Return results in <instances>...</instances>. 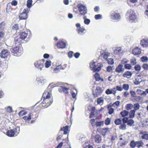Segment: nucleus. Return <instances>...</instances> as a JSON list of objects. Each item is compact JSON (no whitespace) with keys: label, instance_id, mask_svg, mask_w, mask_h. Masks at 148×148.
Returning a JSON list of instances; mask_svg holds the SVG:
<instances>
[{"label":"nucleus","instance_id":"6","mask_svg":"<svg viewBox=\"0 0 148 148\" xmlns=\"http://www.w3.org/2000/svg\"><path fill=\"white\" fill-rule=\"evenodd\" d=\"M90 67L91 70H92L94 72L99 71L101 68V67L98 66V64L96 65V62H94L90 63Z\"/></svg>","mask_w":148,"mask_h":148},{"label":"nucleus","instance_id":"8","mask_svg":"<svg viewBox=\"0 0 148 148\" xmlns=\"http://www.w3.org/2000/svg\"><path fill=\"white\" fill-rule=\"evenodd\" d=\"M127 13L130 15V20L132 22H134L136 20L137 16L135 15V13L133 10H129L128 11Z\"/></svg>","mask_w":148,"mask_h":148},{"label":"nucleus","instance_id":"16","mask_svg":"<svg viewBox=\"0 0 148 148\" xmlns=\"http://www.w3.org/2000/svg\"><path fill=\"white\" fill-rule=\"evenodd\" d=\"M108 129L107 128H99L97 129V131L101 134L103 136H105L108 132Z\"/></svg>","mask_w":148,"mask_h":148},{"label":"nucleus","instance_id":"2","mask_svg":"<svg viewBox=\"0 0 148 148\" xmlns=\"http://www.w3.org/2000/svg\"><path fill=\"white\" fill-rule=\"evenodd\" d=\"M38 115L35 112L30 113L28 116H25L23 117V119L25 121H30L31 119H35L38 117Z\"/></svg>","mask_w":148,"mask_h":148},{"label":"nucleus","instance_id":"11","mask_svg":"<svg viewBox=\"0 0 148 148\" xmlns=\"http://www.w3.org/2000/svg\"><path fill=\"white\" fill-rule=\"evenodd\" d=\"M123 123H127V125L131 126L134 124V121L132 119H128L127 117H124L122 119Z\"/></svg>","mask_w":148,"mask_h":148},{"label":"nucleus","instance_id":"15","mask_svg":"<svg viewBox=\"0 0 148 148\" xmlns=\"http://www.w3.org/2000/svg\"><path fill=\"white\" fill-rule=\"evenodd\" d=\"M69 89V88L61 86L58 88V91L60 93H63L65 94H67L68 93Z\"/></svg>","mask_w":148,"mask_h":148},{"label":"nucleus","instance_id":"38","mask_svg":"<svg viewBox=\"0 0 148 148\" xmlns=\"http://www.w3.org/2000/svg\"><path fill=\"white\" fill-rule=\"evenodd\" d=\"M27 111L24 110H22L18 113V115L19 116H21L27 114Z\"/></svg>","mask_w":148,"mask_h":148},{"label":"nucleus","instance_id":"25","mask_svg":"<svg viewBox=\"0 0 148 148\" xmlns=\"http://www.w3.org/2000/svg\"><path fill=\"white\" fill-rule=\"evenodd\" d=\"M132 73L130 71H127L125 72L122 75V76L127 78H130L132 75Z\"/></svg>","mask_w":148,"mask_h":148},{"label":"nucleus","instance_id":"13","mask_svg":"<svg viewBox=\"0 0 148 148\" xmlns=\"http://www.w3.org/2000/svg\"><path fill=\"white\" fill-rule=\"evenodd\" d=\"M75 26L77 28L76 31L79 34L82 33L85 30V29L84 27H81V25L79 23H76L75 25Z\"/></svg>","mask_w":148,"mask_h":148},{"label":"nucleus","instance_id":"24","mask_svg":"<svg viewBox=\"0 0 148 148\" xmlns=\"http://www.w3.org/2000/svg\"><path fill=\"white\" fill-rule=\"evenodd\" d=\"M69 126L67 125L66 126L64 127H61L60 129V131H63L64 132L63 134H68L69 132Z\"/></svg>","mask_w":148,"mask_h":148},{"label":"nucleus","instance_id":"41","mask_svg":"<svg viewBox=\"0 0 148 148\" xmlns=\"http://www.w3.org/2000/svg\"><path fill=\"white\" fill-rule=\"evenodd\" d=\"M104 124V121H100L99 122L96 121L95 122V125L96 127H100Z\"/></svg>","mask_w":148,"mask_h":148},{"label":"nucleus","instance_id":"26","mask_svg":"<svg viewBox=\"0 0 148 148\" xmlns=\"http://www.w3.org/2000/svg\"><path fill=\"white\" fill-rule=\"evenodd\" d=\"M147 133V132L145 131L144 132L141 131L140 132V134L142 135L141 136V138L142 139L148 140V134L146 133Z\"/></svg>","mask_w":148,"mask_h":148},{"label":"nucleus","instance_id":"17","mask_svg":"<svg viewBox=\"0 0 148 148\" xmlns=\"http://www.w3.org/2000/svg\"><path fill=\"white\" fill-rule=\"evenodd\" d=\"M9 53L7 49H3L0 54V56L1 58H5L7 57L9 55Z\"/></svg>","mask_w":148,"mask_h":148},{"label":"nucleus","instance_id":"56","mask_svg":"<svg viewBox=\"0 0 148 148\" xmlns=\"http://www.w3.org/2000/svg\"><path fill=\"white\" fill-rule=\"evenodd\" d=\"M112 67L110 66H109L107 67L106 70L108 72H110L112 71Z\"/></svg>","mask_w":148,"mask_h":148},{"label":"nucleus","instance_id":"52","mask_svg":"<svg viewBox=\"0 0 148 148\" xmlns=\"http://www.w3.org/2000/svg\"><path fill=\"white\" fill-rule=\"evenodd\" d=\"M133 97L134 99L137 101H140L142 99V97L140 96H135Z\"/></svg>","mask_w":148,"mask_h":148},{"label":"nucleus","instance_id":"45","mask_svg":"<svg viewBox=\"0 0 148 148\" xmlns=\"http://www.w3.org/2000/svg\"><path fill=\"white\" fill-rule=\"evenodd\" d=\"M136 59L135 58H133L130 60V63L132 65H134L136 63Z\"/></svg>","mask_w":148,"mask_h":148},{"label":"nucleus","instance_id":"27","mask_svg":"<svg viewBox=\"0 0 148 148\" xmlns=\"http://www.w3.org/2000/svg\"><path fill=\"white\" fill-rule=\"evenodd\" d=\"M113 107L111 105V103L108 105L107 106V109L108 111V113L109 114H112L114 112V109L112 107Z\"/></svg>","mask_w":148,"mask_h":148},{"label":"nucleus","instance_id":"44","mask_svg":"<svg viewBox=\"0 0 148 148\" xmlns=\"http://www.w3.org/2000/svg\"><path fill=\"white\" fill-rule=\"evenodd\" d=\"M133 105L132 104H127L125 106V108L127 110H129L133 108Z\"/></svg>","mask_w":148,"mask_h":148},{"label":"nucleus","instance_id":"42","mask_svg":"<svg viewBox=\"0 0 148 148\" xmlns=\"http://www.w3.org/2000/svg\"><path fill=\"white\" fill-rule=\"evenodd\" d=\"M12 29L14 31H17L19 29L18 25L17 24H15L12 28Z\"/></svg>","mask_w":148,"mask_h":148},{"label":"nucleus","instance_id":"40","mask_svg":"<svg viewBox=\"0 0 148 148\" xmlns=\"http://www.w3.org/2000/svg\"><path fill=\"white\" fill-rule=\"evenodd\" d=\"M102 55H103V57L105 60H107L108 59V58L109 56L110 53H109L108 52H105L104 53H102Z\"/></svg>","mask_w":148,"mask_h":148},{"label":"nucleus","instance_id":"1","mask_svg":"<svg viewBox=\"0 0 148 148\" xmlns=\"http://www.w3.org/2000/svg\"><path fill=\"white\" fill-rule=\"evenodd\" d=\"M77 7L81 15L84 16L87 12V10L86 6L81 3L77 4Z\"/></svg>","mask_w":148,"mask_h":148},{"label":"nucleus","instance_id":"14","mask_svg":"<svg viewBox=\"0 0 148 148\" xmlns=\"http://www.w3.org/2000/svg\"><path fill=\"white\" fill-rule=\"evenodd\" d=\"M141 51L140 48L136 47L132 50V53L134 55H138L141 53Z\"/></svg>","mask_w":148,"mask_h":148},{"label":"nucleus","instance_id":"54","mask_svg":"<svg viewBox=\"0 0 148 148\" xmlns=\"http://www.w3.org/2000/svg\"><path fill=\"white\" fill-rule=\"evenodd\" d=\"M120 102L119 101H117L113 103V104L111 103V105L112 106L115 107V106H118L120 104Z\"/></svg>","mask_w":148,"mask_h":148},{"label":"nucleus","instance_id":"4","mask_svg":"<svg viewBox=\"0 0 148 148\" xmlns=\"http://www.w3.org/2000/svg\"><path fill=\"white\" fill-rule=\"evenodd\" d=\"M18 133V132L17 131V128H14L13 129L8 130L6 133V134L9 137H12L14 136H16Z\"/></svg>","mask_w":148,"mask_h":148},{"label":"nucleus","instance_id":"3","mask_svg":"<svg viewBox=\"0 0 148 148\" xmlns=\"http://www.w3.org/2000/svg\"><path fill=\"white\" fill-rule=\"evenodd\" d=\"M103 91V90L101 87H96L95 89L92 91V95L94 98H96L100 95L102 94Z\"/></svg>","mask_w":148,"mask_h":148},{"label":"nucleus","instance_id":"43","mask_svg":"<svg viewBox=\"0 0 148 148\" xmlns=\"http://www.w3.org/2000/svg\"><path fill=\"white\" fill-rule=\"evenodd\" d=\"M86 16H84L83 18L84 19V23L86 25L89 24L90 22V20L86 18Z\"/></svg>","mask_w":148,"mask_h":148},{"label":"nucleus","instance_id":"50","mask_svg":"<svg viewBox=\"0 0 148 148\" xmlns=\"http://www.w3.org/2000/svg\"><path fill=\"white\" fill-rule=\"evenodd\" d=\"M122 88L125 90H127L129 89V85L128 84H124L123 85Z\"/></svg>","mask_w":148,"mask_h":148},{"label":"nucleus","instance_id":"51","mask_svg":"<svg viewBox=\"0 0 148 148\" xmlns=\"http://www.w3.org/2000/svg\"><path fill=\"white\" fill-rule=\"evenodd\" d=\"M136 141H134V140H132L131 142L130 143V147L132 148H134L136 147Z\"/></svg>","mask_w":148,"mask_h":148},{"label":"nucleus","instance_id":"23","mask_svg":"<svg viewBox=\"0 0 148 148\" xmlns=\"http://www.w3.org/2000/svg\"><path fill=\"white\" fill-rule=\"evenodd\" d=\"M94 140L97 143H100L102 140L101 136L99 134H96L94 136Z\"/></svg>","mask_w":148,"mask_h":148},{"label":"nucleus","instance_id":"58","mask_svg":"<svg viewBox=\"0 0 148 148\" xmlns=\"http://www.w3.org/2000/svg\"><path fill=\"white\" fill-rule=\"evenodd\" d=\"M63 148H71V147L67 142L64 143Z\"/></svg>","mask_w":148,"mask_h":148},{"label":"nucleus","instance_id":"32","mask_svg":"<svg viewBox=\"0 0 148 148\" xmlns=\"http://www.w3.org/2000/svg\"><path fill=\"white\" fill-rule=\"evenodd\" d=\"M129 113V112L128 111L125 110L121 111L120 112V114L122 117L124 118L126 117H125L128 115Z\"/></svg>","mask_w":148,"mask_h":148},{"label":"nucleus","instance_id":"5","mask_svg":"<svg viewBox=\"0 0 148 148\" xmlns=\"http://www.w3.org/2000/svg\"><path fill=\"white\" fill-rule=\"evenodd\" d=\"M29 10L27 8L25 9L23 12L21 13L19 15V18L20 20H25L28 17V13H29Z\"/></svg>","mask_w":148,"mask_h":148},{"label":"nucleus","instance_id":"34","mask_svg":"<svg viewBox=\"0 0 148 148\" xmlns=\"http://www.w3.org/2000/svg\"><path fill=\"white\" fill-rule=\"evenodd\" d=\"M143 144V143L142 140L136 141V147L138 148L142 147Z\"/></svg>","mask_w":148,"mask_h":148},{"label":"nucleus","instance_id":"19","mask_svg":"<svg viewBox=\"0 0 148 148\" xmlns=\"http://www.w3.org/2000/svg\"><path fill=\"white\" fill-rule=\"evenodd\" d=\"M140 44L143 47H148V39L143 38L140 40Z\"/></svg>","mask_w":148,"mask_h":148},{"label":"nucleus","instance_id":"21","mask_svg":"<svg viewBox=\"0 0 148 148\" xmlns=\"http://www.w3.org/2000/svg\"><path fill=\"white\" fill-rule=\"evenodd\" d=\"M34 65L36 67L39 69L40 70H41L44 66L43 64L42 63V61L41 60H39L36 62L34 63Z\"/></svg>","mask_w":148,"mask_h":148},{"label":"nucleus","instance_id":"46","mask_svg":"<svg viewBox=\"0 0 148 148\" xmlns=\"http://www.w3.org/2000/svg\"><path fill=\"white\" fill-rule=\"evenodd\" d=\"M104 100L103 97H100L99 98L97 101L98 104H100L103 102Z\"/></svg>","mask_w":148,"mask_h":148},{"label":"nucleus","instance_id":"55","mask_svg":"<svg viewBox=\"0 0 148 148\" xmlns=\"http://www.w3.org/2000/svg\"><path fill=\"white\" fill-rule=\"evenodd\" d=\"M63 134L60 133V131L58 134V136L56 138V140H58L61 139Z\"/></svg>","mask_w":148,"mask_h":148},{"label":"nucleus","instance_id":"31","mask_svg":"<svg viewBox=\"0 0 148 148\" xmlns=\"http://www.w3.org/2000/svg\"><path fill=\"white\" fill-rule=\"evenodd\" d=\"M112 91H113L114 92V94H115L116 92V88H113L111 90H110L109 89H107L106 91V93L107 95H109L113 93Z\"/></svg>","mask_w":148,"mask_h":148},{"label":"nucleus","instance_id":"39","mask_svg":"<svg viewBox=\"0 0 148 148\" xmlns=\"http://www.w3.org/2000/svg\"><path fill=\"white\" fill-rule=\"evenodd\" d=\"M135 70L137 72H139L141 70V67L139 64H136L134 67Z\"/></svg>","mask_w":148,"mask_h":148},{"label":"nucleus","instance_id":"53","mask_svg":"<svg viewBox=\"0 0 148 148\" xmlns=\"http://www.w3.org/2000/svg\"><path fill=\"white\" fill-rule=\"evenodd\" d=\"M110 119L109 118H108L105 120V123L106 125H108L110 124Z\"/></svg>","mask_w":148,"mask_h":148},{"label":"nucleus","instance_id":"9","mask_svg":"<svg viewBox=\"0 0 148 148\" xmlns=\"http://www.w3.org/2000/svg\"><path fill=\"white\" fill-rule=\"evenodd\" d=\"M6 26V23L4 21H2L0 23V38L4 37L5 34L3 30Z\"/></svg>","mask_w":148,"mask_h":148},{"label":"nucleus","instance_id":"29","mask_svg":"<svg viewBox=\"0 0 148 148\" xmlns=\"http://www.w3.org/2000/svg\"><path fill=\"white\" fill-rule=\"evenodd\" d=\"M19 50V47L17 46L14 47L11 49L12 53H13L14 55H16L17 53L18 52Z\"/></svg>","mask_w":148,"mask_h":148},{"label":"nucleus","instance_id":"57","mask_svg":"<svg viewBox=\"0 0 148 148\" xmlns=\"http://www.w3.org/2000/svg\"><path fill=\"white\" fill-rule=\"evenodd\" d=\"M134 110H138L140 108V106L138 103H135L134 105Z\"/></svg>","mask_w":148,"mask_h":148},{"label":"nucleus","instance_id":"60","mask_svg":"<svg viewBox=\"0 0 148 148\" xmlns=\"http://www.w3.org/2000/svg\"><path fill=\"white\" fill-rule=\"evenodd\" d=\"M95 119H92L90 120V122L91 123V125L92 127H94L95 125Z\"/></svg>","mask_w":148,"mask_h":148},{"label":"nucleus","instance_id":"33","mask_svg":"<svg viewBox=\"0 0 148 148\" xmlns=\"http://www.w3.org/2000/svg\"><path fill=\"white\" fill-rule=\"evenodd\" d=\"M122 120L120 118L116 119L114 121L115 124L116 125H119L122 123Z\"/></svg>","mask_w":148,"mask_h":148},{"label":"nucleus","instance_id":"48","mask_svg":"<svg viewBox=\"0 0 148 148\" xmlns=\"http://www.w3.org/2000/svg\"><path fill=\"white\" fill-rule=\"evenodd\" d=\"M32 0H28L27 1V6L28 8H30L32 6Z\"/></svg>","mask_w":148,"mask_h":148},{"label":"nucleus","instance_id":"64","mask_svg":"<svg viewBox=\"0 0 148 148\" xmlns=\"http://www.w3.org/2000/svg\"><path fill=\"white\" fill-rule=\"evenodd\" d=\"M18 2L17 1L15 0H13L11 2V4L12 5L16 6L17 5Z\"/></svg>","mask_w":148,"mask_h":148},{"label":"nucleus","instance_id":"28","mask_svg":"<svg viewBox=\"0 0 148 148\" xmlns=\"http://www.w3.org/2000/svg\"><path fill=\"white\" fill-rule=\"evenodd\" d=\"M94 76L96 81H99L100 80L101 81V82L103 81V79L100 77V76L99 73H96L94 75Z\"/></svg>","mask_w":148,"mask_h":148},{"label":"nucleus","instance_id":"59","mask_svg":"<svg viewBox=\"0 0 148 148\" xmlns=\"http://www.w3.org/2000/svg\"><path fill=\"white\" fill-rule=\"evenodd\" d=\"M51 62L50 61H47L45 63V66L46 68L49 67L51 65Z\"/></svg>","mask_w":148,"mask_h":148},{"label":"nucleus","instance_id":"47","mask_svg":"<svg viewBox=\"0 0 148 148\" xmlns=\"http://www.w3.org/2000/svg\"><path fill=\"white\" fill-rule=\"evenodd\" d=\"M108 63L109 64L112 65L114 64L113 59L111 58H110L107 60Z\"/></svg>","mask_w":148,"mask_h":148},{"label":"nucleus","instance_id":"35","mask_svg":"<svg viewBox=\"0 0 148 148\" xmlns=\"http://www.w3.org/2000/svg\"><path fill=\"white\" fill-rule=\"evenodd\" d=\"M64 69L63 68L61 65L57 66L54 69V71L56 72H59L60 70L62 69Z\"/></svg>","mask_w":148,"mask_h":148},{"label":"nucleus","instance_id":"61","mask_svg":"<svg viewBox=\"0 0 148 148\" xmlns=\"http://www.w3.org/2000/svg\"><path fill=\"white\" fill-rule=\"evenodd\" d=\"M125 68L126 69H130L131 68L132 66L130 64H127L125 65Z\"/></svg>","mask_w":148,"mask_h":148},{"label":"nucleus","instance_id":"36","mask_svg":"<svg viewBox=\"0 0 148 148\" xmlns=\"http://www.w3.org/2000/svg\"><path fill=\"white\" fill-rule=\"evenodd\" d=\"M135 112V110H131L129 113V118H133L134 117Z\"/></svg>","mask_w":148,"mask_h":148},{"label":"nucleus","instance_id":"22","mask_svg":"<svg viewBox=\"0 0 148 148\" xmlns=\"http://www.w3.org/2000/svg\"><path fill=\"white\" fill-rule=\"evenodd\" d=\"M56 45L58 48L63 49L66 47V44L63 41H59L57 43Z\"/></svg>","mask_w":148,"mask_h":148},{"label":"nucleus","instance_id":"49","mask_svg":"<svg viewBox=\"0 0 148 148\" xmlns=\"http://www.w3.org/2000/svg\"><path fill=\"white\" fill-rule=\"evenodd\" d=\"M141 61L143 62H147L148 61V58L146 56H143L141 58Z\"/></svg>","mask_w":148,"mask_h":148},{"label":"nucleus","instance_id":"7","mask_svg":"<svg viewBox=\"0 0 148 148\" xmlns=\"http://www.w3.org/2000/svg\"><path fill=\"white\" fill-rule=\"evenodd\" d=\"M42 103L44 104L42 106L44 108H46L50 106L53 102L52 97L43 99Z\"/></svg>","mask_w":148,"mask_h":148},{"label":"nucleus","instance_id":"62","mask_svg":"<svg viewBox=\"0 0 148 148\" xmlns=\"http://www.w3.org/2000/svg\"><path fill=\"white\" fill-rule=\"evenodd\" d=\"M142 67L143 69L146 70H148V64H143Z\"/></svg>","mask_w":148,"mask_h":148},{"label":"nucleus","instance_id":"30","mask_svg":"<svg viewBox=\"0 0 148 148\" xmlns=\"http://www.w3.org/2000/svg\"><path fill=\"white\" fill-rule=\"evenodd\" d=\"M95 107H92L91 108V112L90 114L89 118L90 119L92 118L95 115Z\"/></svg>","mask_w":148,"mask_h":148},{"label":"nucleus","instance_id":"18","mask_svg":"<svg viewBox=\"0 0 148 148\" xmlns=\"http://www.w3.org/2000/svg\"><path fill=\"white\" fill-rule=\"evenodd\" d=\"M51 97H52L51 92H50L47 90H45L42 94V99H44Z\"/></svg>","mask_w":148,"mask_h":148},{"label":"nucleus","instance_id":"63","mask_svg":"<svg viewBox=\"0 0 148 148\" xmlns=\"http://www.w3.org/2000/svg\"><path fill=\"white\" fill-rule=\"evenodd\" d=\"M73 52L71 51H70L68 52V57L70 58L72 57L73 55Z\"/></svg>","mask_w":148,"mask_h":148},{"label":"nucleus","instance_id":"10","mask_svg":"<svg viewBox=\"0 0 148 148\" xmlns=\"http://www.w3.org/2000/svg\"><path fill=\"white\" fill-rule=\"evenodd\" d=\"M28 36V34L25 32H21L19 34L20 39L18 38L15 40V42H19L21 41V39L24 40L27 38Z\"/></svg>","mask_w":148,"mask_h":148},{"label":"nucleus","instance_id":"12","mask_svg":"<svg viewBox=\"0 0 148 148\" xmlns=\"http://www.w3.org/2000/svg\"><path fill=\"white\" fill-rule=\"evenodd\" d=\"M110 17L113 20H118L120 18L121 16L119 13L115 12H112L110 15Z\"/></svg>","mask_w":148,"mask_h":148},{"label":"nucleus","instance_id":"37","mask_svg":"<svg viewBox=\"0 0 148 148\" xmlns=\"http://www.w3.org/2000/svg\"><path fill=\"white\" fill-rule=\"evenodd\" d=\"M126 123L123 122L122 124H121L119 127V128L122 130H125L126 129V125L125 124Z\"/></svg>","mask_w":148,"mask_h":148},{"label":"nucleus","instance_id":"20","mask_svg":"<svg viewBox=\"0 0 148 148\" xmlns=\"http://www.w3.org/2000/svg\"><path fill=\"white\" fill-rule=\"evenodd\" d=\"M123 67V65L119 64L115 69V72L118 73H123L124 70V69Z\"/></svg>","mask_w":148,"mask_h":148}]
</instances>
